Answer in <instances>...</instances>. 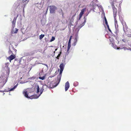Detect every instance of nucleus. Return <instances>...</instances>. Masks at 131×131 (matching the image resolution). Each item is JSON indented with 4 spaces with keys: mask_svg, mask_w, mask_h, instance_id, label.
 <instances>
[{
    "mask_svg": "<svg viewBox=\"0 0 131 131\" xmlns=\"http://www.w3.org/2000/svg\"><path fill=\"white\" fill-rule=\"evenodd\" d=\"M50 13H55V10H56L57 8L54 5L49 6Z\"/></svg>",
    "mask_w": 131,
    "mask_h": 131,
    "instance_id": "obj_1",
    "label": "nucleus"
},
{
    "mask_svg": "<svg viewBox=\"0 0 131 131\" xmlns=\"http://www.w3.org/2000/svg\"><path fill=\"white\" fill-rule=\"evenodd\" d=\"M111 5L113 8V10L114 16V18H115L116 16L117 10L116 8L115 7L114 4L113 5Z\"/></svg>",
    "mask_w": 131,
    "mask_h": 131,
    "instance_id": "obj_2",
    "label": "nucleus"
},
{
    "mask_svg": "<svg viewBox=\"0 0 131 131\" xmlns=\"http://www.w3.org/2000/svg\"><path fill=\"white\" fill-rule=\"evenodd\" d=\"M44 90L43 87V86L41 87L40 88H39V86L38 85L37 86V93H38L40 91V94H41L43 91Z\"/></svg>",
    "mask_w": 131,
    "mask_h": 131,
    "instance_id": "obj_3",
    "label": "nucleus"
},
{
    "mask_svg": "<svg viewBox=\"0 0 131 131\" xmlns=\"http://www.w3.org/2000/svg\"><path fill=\"white\" fill-rule=\"evenodd\" d=\"M16 57V54H11V55L8 57L7 58V59H8L9 60V62H11V61L14 59Z\"/></svg>",
    "mask_w": 131,
    "mask_h": 131,
    "instance_id": "obj_4",
    "label": "nucleus"
},
{
    "mask_svg": "<svg viewBox=\"0 0 131 131\" xmlns=\"http://www.w3.org/2000/svg\"><path fill=\"white\" fill-rule=\"evenodd\" d=\"M123 26V30L124 32L126 33L127 31V27L126 25V23L125 21H123L122 22Z\"/></svg>",
    "mask_w": 131,
    "mask_h": 131,
    "instance_id": "obj_5",
    "label": "nucleus"
},
{
    "mask_svg": "<svg viewBox=\"0 0 131 131\" xmlns=\"http://www.w3.org/2000/svg\"><path fill=\"white\" fill-rule=\"evenodd\" d=\"M86 8H83L81 10V12L79 14L78 19L79 20L80 19L83 14H84V12L86 11Z\"/></svg>",
    "mask_w": 131,
    "mask_h": 131,
    "instance_id": "obj_6",
    "label": "nucleus"
},
{
    "mask_svg": "<svg viewBox=\"0 0 131 131\" xmlns=\"http://www.w3.org/2000/svg\"><path fill=\"white\" fill-rule=\"evenodd\" d=\"M21 2V0H17L16 2L14 3V6L16 8H17L20 5V3Z\"/></svg>",
    "mask_w": 131,
    "mask_h": 131,
    "instance_id": "obj_7",
    "label": "nucleus"
},
{
    "mask_svg": "<svg viewBox=\"0 0 131 131\" xmlns=\"http://www.w3.org/2000/svg\"><path fill=\"white\" fill-rule=\"evenodd\" d=\"M61 76H62V75H58V76L57 77V81L58 82V83H57V84H56V85H55V86H54L53 87V86H52V87H51L50 86V87L51 88H52L53 87L56 86L58 85V84L59 83V82L60 81Z\"/></svg>",
    "mask_w": 131,
    "mask_h": 131,
    "instance_id": "obj_8",
    "label": "nucleus"
},
{
    "mask_svg": "<svg viewBox=\"0 0 131 131\" xmlns=\"http://www.w3.org/2000/svg\"><path fill=\"white\" fill-rule=\"evenodd\" d=\"M109 40L110 42H111V45L113 47H114L115 44L114 40L112 37H110L109 38Z\"/></svg>",
    "mask_w": 131,
    "mask_h": 131,
    "instance_id": "obj_9",
    "label": "nucleus"
},
{
    "mask_svg": "<svg viewBox=\"0 0 131 131\" xmlns=\"http://www.w3.org/2000/svg\"><path fill=\"white\" fill-rule=\"evenodd\" d=\"M28 1H21L20 3V5L22 7H24L25 6L27 3Z\"/></svg>",
    "mask_w": 131,
    "mask_h": 131,
    "instance_id": "obj_10",
    "label": "nucleus"
},
{
    "mask_svg": "<svg viewBox=\"0 0 131 131\" xmlns=\"http://www.w3.org/2000/svg\"><path fill=\"white\" fill-rule=\"evenodd\" d=\"M110 0V3L111 5H112L115 4L116 6L117 4L118 5V3L116 2L117 0Z\"/></svg>",
    "mask_w": 131,
    "mask_h": 131,
    "instance_id": "obj_11",
    "label": "nucleus"
},
{
    "mask_svg": "<svg viewBox=\"0 0 131 131\" xmlns=\"http://www.w3.org/2000/svg\"><path fill=\"white\" fill-rule=\"evenodd\" d=\"M72 37V36H71L70 37V39H69L68 43V50L67 51H68L71 47V40Z\"/></svg>",
    "mask_w": 131,
    "mask_h": 131,
    "instance_id": "obj_12",
    "label": "nucleus"
},
{
    "mask_svg": "<svg viewBox=\"0 0 131 131\" xmlns=\"http://www.w3.org/2000/svg\"><path fill=\"white\" fill-rule=\"evenodd\" d=\"M70 84L68 81H67L65 83V90L67 91L69 88Z\"/></svg>",
    "mask_w": 131,
    "mask_h": 131,
    "instance_id": "obj_13",
    "label": "nucleus"
},
{
    "mask_svg": "<svg viewBox=\"0 0 131 131\" xmlns=\"http://www.w3.org/2000/svg\"><path fill=\"white\" fill-rule=\"evenodd\" d=\"M88 14L86 15V16H84V18L85 19L84 20V22L83 23L79 25L78 27V28H81L84 25V23H85L86 21V17L88 15Z\"/></svg>",
    "mask_w": 131,
    "mask_h": 131,
    "instance_id": "obj_14",
    "label": "nucleus"
},
{
    "mask_svg": "<svg viewBox=\"0 0 131 131\" xmlns=\"http://www.w3.org/2000/svg\"><path fill=\"white\" fill-rule=\"evenodd\" d=\"M90 5L92 6V7H93V9L94 10L95 9V8H94V7L95 6H98L96 4L94 3L93 1H92L91 2Z\"/></svg>",
    "mask_w": 131,
    "mask_h": 131,
    "instance_id": "obj_15",
    "label": "nucleus"
},
{
    "mask_svg": "<svg viewBox=\"0 0 131 131\" xmlns=\"http://www.w3.org/2000/svg\"><path fill=\"white\" fill-rule=\"evenodd\" d=\"M64 66V65L63 63H61L59 66V67L60 68V69L63 70Z\"/></svg>",
    "mask_w": 131,
    "mask_h": 131,
    "instance_id": "obj_16",
    "label": "nucleus"
},
{
    "mask_svg": "<svg viewBox=\"0 0 131 131\" xmlns=\"http://www.w3.org/2000/svg\"><path fill=\"white\" fill-rule=\"evenodd\" d=\"M23 94L26 97L28 98H30V97L28 96L27 91H26L23 92Z\"/></svg>",
    "mask_w": 131,
    "mask_h": 131,
    "instance_id": "obj_17",
    "label": "nucleus"
},
{
    "mask_svg": "<svg viewBox=\"0 0 131 131\" xmlns=\"http://www.w3.org/2000/svg\"><path fill=\"white\" fill-rule=\"evenodd\" d=\"M6 69L7 70L6 71V74L8 75L9 74L10 72L9 68H7Z\"/></svg>",
    "mask_w": 131,
    "mask_h": 131,
    "instance_id": "obj_18",
    "label": "nucleus"
},
{
    "mask_svg": "<svg viewBox=\"0 0 131 131\" xmlns=\"http://www.w3.org/2000/svg\"><path fill=\"white\" fill-rule=\"evenodd\" d=\"M12 48L13 51L14 53V54H16V53L17 50L14 47L12 46Z\"/></svg>",
    "mask_w": 131,
    "mask_h": 131,
    "instance_id": "obj_19",
    "label": "nucleus"
},
{
    "mask_svg": "<svg viewBox=\"0 0 131 131\" xmlns=\"http://www.w3.org/2000/svg\"><path fill=\"white\" fill-rule=\"evenodd\" d=\"M117 49H123L124 50H125L126 49H127V48L125 47H123L122 48H121V47H119V48H117Z\"/></svg>",
    "mask_w": 131,
    "mask_h": 131,
    "instance_id": "obj_20",
    "label": "nucleus"
},
{
    "mask_svg": "<svg viewBox=\"0 0 131 131\" xmlns=\"http://www.w3.org/2000/svg\"><path fill=\"white\" fill-rule=\"evenodd\" d=\"M16 20H13V21H12V26L13 27H14V26L15 25V23H16Z\"/></svg>",
    "mask_w": 131,
    "mask_h": 131,
    "instance_id": "obj_21",
    "label": "nucleus"
},
{
    "mask_svg": "<svg viewBox=\"0 0 131 131\" xmlns=\"http://www.w3.org/2000/svg\"><path fill=\"white\" fill-rule=\"evenodd\" d=\"M18 85V84H17L16 85H15L13 88H11L10 89V91H12L14 89H15V88L17 87Z\"/></svg>",
    "mask_w": 131,
    "mask_h": 131,
    "instance_id": "obj_22",
    "label": "nucleus"
},
{
    "mask_svg": "<svg viewBox=\"0 0 131 131\" xmlns=\"http://www.w3.org/2000/svg\"><path fill=\"white\" fill-rule=\"evenodd\" d=\"M9 50L8 52V53L9 54H14L13 53V51H12L11 50H10V48L9 49Z\"/></svg>",
    "mask_w": 131,
    "mask_h": 131,
    "instance_id": "obj_23",
    "label": "nucleus"
},
{
    "mask_svg": "<svg viewBox=\"0 0 131 131\" xmlns=\"http://www.w3.org/2000/svg\"><path fill=\"white\" fill-rule=\"evenodd\" d=\"M45 36L44 35L41 34L39 36V39L40 40H41Z\"/></svg>",
    "mask_w": 131,
    "mask_h": 131,
    "instance_id": "obj_24",
    "label": "nucleus"
},
{
    "mask_svg": "<svg viewBox=\"0 0 131 131\" xmlns=\"http://www.w3.org/2000/svg\"><path fill=\"white\" fill-rule=\"evenodd\" d=\"M78 83L77 82H75L73 83V85L75 86H76L78 85Z\"/></svg>",
    "mask_w": 131,
    "mask_h": 131,
    "instance_id": "obj_25",
    "label": "nucleus"
},
{
    "mask_svg": "<svg viewBox=\"0 0 131 131\" xmlns=\"http://www.w3.org/2000/svg\"><path fill=\"white\" fill-rule=\"evenodd\" d=\"M55 37L53 36H52L51 38V39L50 40V42H51L52 41L54 40L55 39Z\"/></svg>",
    "mask_w": 131,
    "mask_h": 131,
    "instance_id": "obj_26",
    "label": "nucleus"
},
{
    "mask_svg": "<svg viewBox=\"0 0 131 131\" xmlns=\"http://www.w3.org/2000/svg\"><path fill=\"white\" fill-rule=\"evenodd\" d=\"M9 62L6 63H5V67H6V68H9L8 67V66L9 65Z\"/></svg>",
    "mask_w": 131,
    "mask_h": 131,
    "instance_id": "obj_27",
    "label": "nucleus"
},
{
    "mask_svg": "<svg viewBox=\"0 0 131 131\" xmlns=\"http://www.w3.org/2000/svg\"><path fill=\"white\" fill-rule=\"evenodd\" d=\"M104 20L105 22V24L106 25H107V24H108L107 21L106 19V17L105 16H104Z\"/></svg>",
    "mask_w": 131,
    "mask_h": 131,
    "instance_id": "obj_28",
    "label": "nucleus"
},
{
    "mask_svg": "<svg viewBox=\"0 0 131 131\" xmlns=\"http://www.w3.org/2000/svg\"><path fill=\"white\" fill-rule=\"evenodd\" d=\"M39 78L40 79L43 80L45 79V77L44 76L40 77H39Z\"/></svg>",
    "mask_w": 131,
    "mask_h": 131,
    "instance_id": "obj_29",
    "label": "nucleus"
},
{
    "mask_svg": "<svg viewBox=\"0 0 131 131\" xmlns=\"http://www.w3.org/2000/svg\"><path fill=\"white\" fill-rule=\"evenodd\" d=\"M106 26H107V28H108V30L109 31L111 32L112 33V31H111V29H110V28L109 27V25H108V24H107V25H106Z\"/></svg>",
    "mask_w": 131,
    "mask_h": 131,
    "instance_id": "obj_30",
    "label": "nucleus"
},
{
    "mask_svg": "<svg viewBox=\"0 0 131 131\" xmlns=\"http://www.w3.org/2000/svg\"><path fill=\"white\" fill-rule=\"evenodd\" d=\"M63 70L60 69L59 74V75H62V73Z\"/></svg>",
    "mask_w": 131,
    "mask_h": 131,
    "instance_id": "obj_31",
    "label": "nucleus"
},
{
    "mask_svg": "<svg viewBox=\"0 0 131 131\" xmlns=\"http://www.w3.org/2000/svg\"><path fill=\"white\" fill-rule=\"evenodd\" d=\"M18 29L17 28H16L15 29V30H14V32L15 33H17L18 31Z\"/></svg>",
    "mask_w": 131,
    "mask_h": 131,
    "instance_id": "obj_32",
    "label": "nucleus"
},
{
    "mask_svg": "<svg viewBox=\"0 0 131 131\" xmlns=\"http://www.w3.org/2000/svg\"><path fill=\"white\" fill-rule=\"evenodd\" d=\"M40 94L37 97H35V95H33L32 96L34 98L36 99V98H38L40 96Z\"/></svg>",
    "mask_w": 131,
    "mask_h": 131,
    "instance_id": "obj_33",
    "label": "nucleus"
},
{
    "mask_svg": "<svg viewBox=\"0 0 131 131\" xmlns=\"http://www.w3.org/2000/svg\"><path fill=\"white\" fill-rule=\"evenodd\" d=\"M75 42L74 43H75V45L77 41V37L75 38Z\"/></svg>",
    "mask_w": 131,
    "mask_h": 131,
    "instance_id": "obj_34",
    "label": "nucleus"
},
{
    "mask_svg": "<svg viewBox=\"0 0 131 131\" xmlns=\"http://www.w3.org/2000/svg\"><path fill=\"white\" fill-rule=\"evenodd\" d=\"M18 15H17L16 17H15L13 19L14 20H16L17 17L18 16Z\"/></svg>",
    "mask_w": 131,
    "mask_h": 131,
    "instance_id": "obj_35",
    "label": "nucleus"
},
{
    "mask_svg": "<svg viewBox=\"0 0 131 131\" xmlns=\"http://www.w3.org/2000/svg\"><path fill=\"white\" fill-rule=\"evenodd\" d=\"M18 15H17L16 17H15L13 19L14 20H16L17 17L18 16Z\"/></svg>",
    "mask_w": 131,
    "mask_h": 131,
    "instance_id": "obj_36",
    "label": "nucleus"
},
{
    "mask_svg": "<svg viewBox=\"0 0 131 131\" xmlns=\"http://www.w3.org/2000/svg\"><path fill=\"white\" fill-rule=\"evenodd\" d=\"M122 40L123 41L125 42H126V40L125 39H122Z\"/></svg>",
    "mask_w": 131,
    "mask_h": 131,
    "instance_id": "obj_37",
    "label": "nucleus"
},
{
    "mask_svg": "<svg viewBox=\"0 0 131 131\" xmlns=\"http://www.w3.org/2000/svg\"><path fill=\"white\" fill-rule=\"evenodd\" d=\"M127 36L128 37H131V34H128Z\"/></svg>",
    "mask_w": 131,
    "mask_h": 131,
    "instance_id": "obj_38",
    "label": "nucleus"
},
{
    "mask_svg": "<svg viewBox=\"0 0 131 131\" xmlns=\"http://www.w3.org/2000/svg\"><path fill=\"white\" fill-rule=\"evenodd\" d=\"M61 52H60V53L58 54V55L57 56V57H60V54H61Z\"/></svg>",
    "mask_w": 131,
    "mask_h": 131,
    "instance_id": "obj_39",
    "label": "nucleus"
},
{
    "mask_svg": "<svg viewBox=\"0 0 131 131\" xmlns=\"http://www.w3.org/2000/svg\"><path fill=\"white\" fill-rule=\"evenodd\" d=\"M48 7H47V9H46V14L47 13V11L48 10Z\"/></svg>",
    "mask_w": 131,
    "mask_h": 131,
    "instance_id": "obj_40",
    "label": "nucleus"
},
{
    "mask_svg": "<svg viewBox=\"0 0 131 131\" xmlns=\"http://www.w3.org/2000/svg\"><path fill=\"white\" fill-rule=\"evenodd\" d=\"M115 23H117V20H115Z\"/></svg>",
    "mask_w": 131,
    "mask_h": 131,
    "instance_id": "obj_41",
    "label": "nucleus"
},
{
    "mask_svg": "<svg viewBox=\"0 0 131 131\" xmlns=\"http://www.w3.org/2000/svg\"><path fill=\"white\" fill-rule=\"evenodd\" d=\"M59 57H57V59H59Z\"/></svg>",
    "mask_w": 131,
    "mask_h": 131,
    "instance_id": "obj_42",
    "label": "nucleus"
},
{
    "mask_svg": "<svg viewBox=\"0 0 131 131\" xmlns=\"http://www.w3.org/2000/svg\"><path fill=\"white\" fill-rule=\"evenodd\" d=\"M57 50V49H55V51H56Z\"/></svg>",
    "mask_w": 131,
    "mask_h": 131,
    "instance_id": "obj_43",
    "label": "nucleus"
},
{
    "mask_svg": "<svg viewBox=\"0 0 131 131\" xmlns=\"http://www.w3.org/2000/svg\"><path fill=\"white\" fill-rule=\"evenodd\" d=\"M72 16V17H73V16Z\"/></svg>",
    "mask_w": 131,
    "mask_h": 131,
    "instance_id": "obj_44",
    "label": "nucleus"
}]
</instances>
